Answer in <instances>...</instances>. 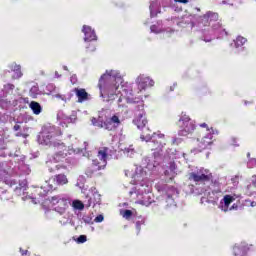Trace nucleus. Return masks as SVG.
Segmentation results:
<instances>
[{
  "instance_id": "1",
  "label": "nucleus",
  "mask_w": 256,
  "mask_h": 256,
  "mask_svg": "<svg viewBox=\"0 0 256 256\" xmlns=\"http://www.w3.org/2000/svg\"><path fill=\"white\" fill-rule=\"evenodd\" d=\"M109 81H111V76L103 74L100 77L98 83V87L100 89V97L106 99L107 103L118 99V107H121V102L123 101V98L121 94L117 93L119 86H117V84L115 83L109 84Z\"/></svg>"
},
{
  "instance_id": "26",
  "label": "nucleus",
  "mask_w": 256,
  "mask_h": 256,
  "mask_svg": "<svg viewBox=\"0 0 256 256\" xmlns=\"http://www.w3.org/2000/svg\"><path fill=\"white\" fill-rule=\"evenodd\" d=\"M34 193L35 195H38V197H46L47 193H49V190H45V188L40 187V188H37L34 191Z\"/></svg>"
},
{
  "instance_id": "12",
  "label": "nucleus",
  "mask_w": 256,
  "mask_h": 256,
  "mask_svg": "<svg viewBox=\"0 0 256 256\" xmlns=\"http://www.w3.org/2000/svg\"><path fill=\"white\" fill-rule=\"evenodd\" d=\"M109 147H101L98 150L97 157L99 159L98 164L101 165L104 169L107 167V159L109 157Z\"/></svg>"
},
{
  "instance_id": "25",
  "label": "nucleus",
  "mask_w": 256,
  "mask_h": 256,
  "mask_svg": "<svg viewBox=\"0 0 256 256\" xmlns=\"http://www.w3.org/2000/svg\"><path fill=\"white\" fill-rule=\"evenodd\" d=\"M245 43H247V38L238 36L235 40V47H243Z\"/></svg>"
},
{
  "instance_id": "34",
  "label": "nucleus",
  "mask_w": 256,
  "mask_h": 256,
  "mask_svg": "<svg viewBox=\"0 0 256 256\" xmlns=\"http://www.w3.org/2000/svg\"><path fill=\"white\" fill-rule=\"evenodd\" d=\"M231 142H232V145H234V147H239V143H237V138H232Z\"/></svg>"
},
{
  "instance_id": "39",
  "label": "nucleus",
  "mask_w": 256,
  "mask_h": 256,
  "mask_svg": "<svg viewBox=\"0 0 256 256\" xmlns=\"http://www.w3.org/2000/svg\"><path fill=\"white\" fill-rule=\"evenodd\" d=\"M176 141H177V138H174L173 141H172L173 145H175Z\"/></svg>"
},
{
  "instance_id": "17",
  "label": "nucleus",
  "mask_w": 256,
  "mask_h": 256,
  "mask_svg": "<svg viewBox=\"0 0 256 256\" xmlns=\"http://www.w3.org/2000/svg\"><path fill=\"white\" fill-rule=\"evenodd\" d=\"M247 251H249V247L247 245H235L233 247L234 256H247Z\"/></svg>"
},
{
  "instance_id": "31",
  "label": "nucleus",
  "mask_w": 256,
  "mask_h": 256,
  "mask_svg": "<svg viewBox=\"0 0 256 256\" xmlns=\"http://www.w3.org/2000/svg\"><path fill=\"white\" fill-rule=\"evenodd\" d=\"M103 219H104L103 215H98V216L95 218V222H96V223H101V222H103Z\"/></svg>"
},
{
  "instance_id": "28",
  "label": "nucleus",
  "mask_w": 256,
  "mask_h": 256,
  "mask_svg": "<svg viewBox=\"0 0 256 256\" xmlns=\"http://www.w3.org/2000/svg\"><path fill=\"white\" fill-rule=\"evenodd\" d=\"M86 241H87V236H85V235H80L77 238V243H85Z\"/></svg>"
},
{
  "instance_id": "18",
  "label": "nucleus",
  "mask_w": 256,
  "mask_h": 256,
  "mask_svg": "<svg viewBox=\"0 0 256 256\" xmlns=\"http://www.w3.org/2000/svg\"><path fill=\"white\" fill-rule=\"evenodd\" d=\"M29 107L34 115H41V111H43V108L41 107V104H39V102H30Z\"/></svg>"
},
{
  "instance_id": "40",
  "label": "nucleus",
  "mask_w": 256,
  "mask_h": 256,
  "mask_svg": "<svg viewBox=\"0 0 256 256\" xmlns=\"http://www.w3.org/2000/svg\"><path fill=\"white\" fill-rule=\"evenodd\" d=\"M139 204L140 205H145V203H143V201H139Z\"/></svg>"
},
{
  "instance_id": "8",
  "label": "nucleus",
  "mask_w": 256,
  "mask_h": 256,
  "mask_svg": "<svg viewBox=\"0 0 256 256\" xmlns=\"http://www.w3.org/2000/svg\"><path fill=\"white\" fill-rule=\"evenodd\" d=\"M54 151L56 153L53 156V159L56 163H59L61 159L67 157V145L63 142H53Z\"/></svg>"
},
{
  "instance_id": "2",
  "label": "nucleus",
  "mask_w": 256,
  "mask_h": 256,
  "mask_svg": "<svg viewBox=\"0 0 256 256\" xmlns=\"http://www.w3.org/2000/svg\"><path fill=\"white\" fill-rule=\"evenodd\" d=\"M200 127L205 129L206 133L200 140L198 139L197 151H199V153L211 147V144L213 143V135H215V130L213 128H209L207 123L200 124Z\"/></svg>"
},
{
  "instance_id": "35",
  "label": "nucleus",
  "mask_w": 256,
  "mask_h": 256,
  "mask_svg": "<svg viewBox=\"0 0 256 256\" xmlns=\"http://www.w3.org/2000/svg\"><path fill=\"white\" fill-rule=\"evenodd\" d=\"M21 255H27L29 253L28 250H24L23 248H20Z\"/></svg>"
},
{
  "instance_id": "33",
  "label": "nucleus",
  "mask_w": 256,
  "mask_h": 256,
  "mask_svg": "<svg viewBox=\"0 0 256 256\" xmlns=\"http://www.w3.org/2000/svg\"><path fill=\"white\" fill-rule=\"evenodd\" d=\"M223 5H233V0H223Z\"/></svg>"
},
{
  "instance_id": "6",
  "label": "nucleus",
  "mask_w": 256,
  "mask_h": 256,
  "mask_svg": "<svg viewBox=\"0 0 256 256\" xmlns=\"http://www.w3.org/2000/svg\"><path fill=\"white\" fill-rule=\"evenodd\" d=\"M54 211L63 215L65 211L69 208V200L62 196H53L50 200Z\"/></svg>"
},
{
  "instance_id": "20",
  "label": "nucleus",
  "mask_w": 256,
  "mask_h": 256,
  "mask_svg": "<svg viewBox=\"0 0 256 256\" xmlns=\"http://www.w3.org/2000/svg\"><path fill=\"white\" fill-rule=\"evenodd\" d=\"M142 134L140 135V139L142 141H146V143H149V141H151V138L153 137V135L151 134V130H149V128L144 127L142 129Z\"/></svg>"
},
{
  "instance_id": "30",
  "label": "nucleus",
  "mask_w": 256,
  "mask_h": 256,
  "mask_svg": "<svg viewBox=\"0 0 256 256\" xmlns=\"http://www.w3.org/2000/svg\"><path fill=\"white\" fill-rule=\"evenodd\" d=\"M132 215H133V211H131V210H125V211H124V217L129 218V217H131Z\"/></svg>"
},
{
  "instance_id": "38",
  "label": "nucleus",
  "mask_w": 256,
  "mask_h": 256,
  "mask_svg": "<svg viewBox=\"0 0 256 256\" xmlns=\"http://www.w3.org/2000/svg\"><path fill=\"white\" fill-rule=\"evenodd\" d=\"M178 1V3H189V0H177Z\"/></svg>"
},
{
  "instance_id": "37",
  "label": "nucleus",
  "mask_w": 256,
  "mask_h": 256,
  "mask_svg": "<svg viewBox=\"0 0 256 256\" xmlns=\"http://www.w3.org/2000/svg\"><path fill=\"white\" fill-rule=\"evenodd\" d=\"M176 87H177V83H174L173 86L170 87V91H175Z\"/></svg>"
},
{
  "instance_id": "4",
  "label": "nucleus",
  "mask_w": 256,
  "mask_h": 256,
  "mask_svg": "<svg viewBox=\"0 0 256 256\" xmlns=\"http://www.w3.org/2000/svg\"><path fill=\"white\" fill-rule=\"evenodd\" d=\"M177 126L179 127L180 135H182L183 137H187V135L195 131V123H193V121H191V118L185 113L181 114Z\"/></svg>"
},
{
  "instance_id": "7",
  "label": "nucleus",
  "mask_w": 256,
  "mask_h": 256,
  "mask_svg": "<svg viewBox=\"0 0 256 256\" xmlns=\"http://www.w3.org/2000/svg\"><path fill=\"white\" fill-rule=\"evenodd\" d=\"M99 129H105L106 131H115L121 127V119L119 116L113 115L108 120L98 123Z\"/></svg>"
},
{
  "instance_id": "13",
  "label": "nucleus",
  "mask_w": 256,
  "mask_h": 256,
  "mask_svg": "<svg viewBox=\"0 0 256 256\" xmlns=\"http://www.w3.org/2000/svg\"><path fill=\"white\" fill-rule=\"evenodd\" d=\"M101 169H105L101 164H99V160H93L92 164L86 169L85 174L87 177H93L97 171H101Z\"/></svg>"
},
{
  "instance_id": "11",
  "label": "nucleus",
  "mask_w": 256,
  "mask_h": 256,
  "mask_svg": "<svg viewBox=\"0 0 256 256\" xmlns=\"http://www.w3.org/2000/svg\"><path fill=\"white\" fill-rule=\"evenodd\" d=\"M163 139H165V134H153V137L148 141V147L151 151H157L163 146Z\"/></svg>"
},
{
  "instance_id": "19",
  "label": "nucleus",
  "mask_w": 256,
  "mask_h": 256,
  "mask_svg": "<svg viewBox=\"0 0 256 256\" xmlns=\"http://www.w3.org/2000/svg\"><path fill=\"white\" fill-rule=\"evenodd\" d=\"M167 168L168 169L165 170L164 175H166V177H175V171L177 169V165L175 164V162H170Z\"/></svg>"
},
{
  "instance_id": "36",
  "label": "nucleus",
  "mask_w": 256,
  "mask_h": 256,
  "mask_svg": "<svg viewBox=\"0 0 256 256\" xmlns=\"http://www.w3.org/2000/svg\"><path fill=\"white\" fill-rule=\"evenodd\" d=\"M13 129H14V131H19V129H21V126L16 124V125H14Z\"/></svg>"
},
{
  "instance_id": "5",
  "label": "nucleus",
  "mask_w": 256,
  "mask_h": 256,
  "mask_svg": "<svg viewBox=\"0 0 256 256\" xmlns=\"http://www.w3.org/2000/svg\"><path fill=\"white\" fill-rule=\"evenodd\" d=\"M136 117L133 120L134 125L138 129H145L148 121L145 116V103L143 101L138 102V104L134 107Z\"/></svg>"
},
{
  "instance_id": "32",
  "label": "nucleus",
  "mask_w": 256,
  "mask_h": 256,
  "mask_svg": "<svg viewBox=\"0 0 256 256\" xmlns=\"http://www.w3.org/2000/svg\"><path fill=\"white\" fill-rule=\"evenodd\" d=\"M5 89H10V91H13V89H15V85L8 83L5 85Z\"/></svg>"
},
{
  "instance_id": "24",
  "label": "nucleus",
  "mask_w": 256,
  "mask_h": 256,
  "mask_svg": "<svg viewBox=\"0 0 256 256\" xmlns=\"http://www.w3.org/2000/svg\"><path fill=\"white\" fill-rule=\"evenodd\" d=\"M72 207H74V209H78L79 211H83V209H85V204H83L81 200H74L72 202Z\"/></svg>"
},
{
  "instance_id": "16",
  "label": "nucleus",
  "mask_w": 256,
  "mask_h": 256,
  "mask_svg": "<svg viewBox=\"0 0 256 256\" xmlns=\"http://www.w3.org/2000/svg\"><path fill=\"white\" fill-rule=\"evenodd\" d=\"M9 69L14 73L12 76L13 79H21V77H23V72H21V65L13 62L9 65Z\"/></svg>"
},
{
  "instance_id": "15",
  "label": "nucleus",
  "mask_w": 256,
  "mask_h": 256,
  "mask_svg": "<svg viewBox=\"0 0 256 256\" xmlns=\"http://www.w3.org/2000/svg\"><path fill=\"white\" fill-rule=\"evenodd\" d=\"M73 91L76 94V97H78V103H83V101L89 99V93H87L85 88H74Z\"/></svg>"
},
{
  "instance_id": "43",
  "label": "nucleus",
  "mask_w": 256,
  "mask_h": 256,
  "mask_svg": "<svg viewBox=\"0 0 256 256\" xmlns=\"http://www.w3.org/2000/svg\"><path fill=\"white\" fill-rule=\"evenodd\" d=\"M197 9V11H201V9L200 8H196Z\"/></svg>"
},
{
  "instance_id": "22",
  "label": "nucleus",
  "mask_w": 256,
  "mask_h": 256,
  "mask_svg": "<svg viewBox=\"0 0 256 256\" xmlns=\"http://www.w3.org/2000/svg\"><path fill=\"white\" fill-rule=\"evenodd\" d=\"M198 25H199V27H210L211 26V22H209V18L206 16V14L200 16Z\"/></svg>"
},
{
  "instance_id": "3",
  "label": "nucleus",
  "mask_w": 256,
  "mask_h": 256,
  "mask_svg": "<svg viewBox=\"0 0 256 256\" xmlns=\"http://www.w3.org/2000/svg\"><path fill=\"white\" fill-rule=\"evenodd\" d=\"M188 180L194 181V183H209V181H213V173L209 169L200 168L189 173Z\"/></svg>"
},
{
  "instance_id": "23",
  "label": "nucleus",
  "mask_w": 256,
  "mask_h": 256,
  "mask_svg": "<svg viewBox=\"0 0 256 256\" xmlns=\"http://www.w3.org/2000/svg\"><path fill=\"white\" fill-rule=\"evenodd\" d=\"M223 201H224V205L226 207V209L224 211H227V209H229V205H231L235 201V198L231 195H225L223 198Z\"/></svg>"
},
{
  "instance_id": "27",
  "label": "nucleus",
  "mask_w": 256,
  "mask_h": 256,
  "mask_svg": "<svg viewBox=\"0 0 256 256\" xmlns=\"http://www.w3.org/2000/svg\"><path fill=\"white\" fill-rule=\"evenodd\" d=\"M99 123H103V120L92 118V124L94 125V127H98L99 129Z\"/></svg>"
},
{
  "instance_id": "42",
  "label": "nucleus",
  "mask_w": 256,
  "mask_h": 256,
  "mask_svg": "<svg viewBox=\"0 0 256 256\" xmlns=\"http://www.w3.org/2000/svg\"><path fill=\"white\" fill-rule=\"evenodd\" d=\"M92 51H95V46H92Z\"/></svg>"
},
{
  "instance_id": "14",
  "label": "nucleus",
  "mask_w": 256,
  "mask_h": 256,
  "mask_svg": "<svg viewBox=\"0 0 256 256\" xmlns=\"http://www.w3.org/2000/svg\"><path fill=\"white\" fill-rule=\"evenodd\" d=\"M82 32L84 33L85 41H97V34H95V30L91 26L84 25Z\"/></svg>"
},
{
  "instance_id": "41",
  "label": "nucleus",
  "mask_w": 256,
  "mask_h": 256,
  "mask_svg": "<svg viewBox=\"0 0 256 256\" xmlns=\"http://www.w3.org/2000/svg\"><path fill=\"white\" fill-rule=\"evenodd\" d=\"M155 27V25L151 26V31H153V28Z\"/></svg>"
},
{
  "instance_id": "21",
  "label": "nucleus",
  "mask_w": 256,
  "mask_h": 256,
  "mask_svg": "<svg viewBox=\"0 0 256 256\" xmlns=\"http://www.w3.org/2000/svg\"><path fill=\"white\" fill-rule=\"evenodd\" d=\"M206 17H208V21L210 23H216V21H219V13L208 11L205 13Z\"/></svg>"
},
{
  "instance_id": "9",
  "label": "nucleus",
  "mask_w": 256,
  "mask_h": 256,
  "mask_svg": "<svg viewBox=\"0 0 256 256\" xmlns=\"http://www.w3.org/2000/svg\"><path fill=\"white\" fill-rule=\"evenodd\" d=\"M136 82L138 85V93L145 91L147 87H153V85H155V81H153V79L143 75L138 76Z\"/></svg>"
},
{
  "instance_id": "29",
  "label": "nucleus",
  "mask_w": 256,
  "mask_h": 256,
  "mask_svg": "<svg viewBox=\"0 0 256 256\" xmlns=\"http://www.w3.org/2000/svg\"><path fill=\"white\" fill-rule=\"evenodd\" d=\"M60 169H67V166H65V165H56L55 166V169L54 170H52V171H60Z\"/></svg>"
},
{
  "instance_id": "10",
  "label": "nucleus",
  "mask_w": 256,
  "mask_h": 256,
  "mask_svg": "<svg viewBox=\"0 0 256 256\" xmlns=\"http://www.w3.org/2000/svg\"><path fill=\"white\" fill-rule=\"evenodd\" d=\"M69 179L65 174H57L52 178V184L50 185L51 191H57L60 186L67 185Z\"/></svg>"
}]
</instances>
